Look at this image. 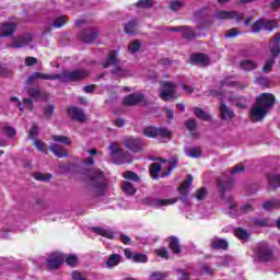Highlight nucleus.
Instances as JSON below:
<instances>
[{
    "instance_id": "nucleus-1",
    "label": "nucleus",
    "mask_w": 280,
    "mask_h": 280,
    "mask_svg": "<svg viewBox=\"0 0 280 280\" xmlns=\"http://www.w3.org/2000/svg\"><path fill=\"white\" fill-rule=\"evenodd\" d=\"M276 98L275 95L270 93H262L256 98L255 106L250 109V119L254 124L257 121H261L266 115H268V110L275 106Z\"/></svg>"
},
{
    "instance_id": "nucleus-2",
    "label": "nucleus",
    "mask_w": 280,
    "mask_h": 280,
    "mask_svg": "<svg viewBox=\"0 0 280 280\" xmlns=\"http://www.w3.org/2000/svg\"><path fill=\"white\" fill-rule=\"evenodd\" d=\"M35 80H59V82H80L84 78H89V71L84 69L65 70L60 74H47L43 72H34Z\"/></svg>"
},
{
    "instance_id": "nucleus-3",
    "label": "nucleus",
    "mask_w": 280,
    "mask_h": 280,
    "mask_svg": "<svg viewBox=\"0 0 280 280\" xmlns=\"http://www.w3.org/2000/svg\"><path fill=\"white\" fill-rule=\"evenodd\" d=\"M89 180L90 194L95 197L104 196L106 191V177L101 170H92L85 173Z\"/></svg>"
},
{
    "instance_id": "nucleus-4",
    "label": "nucleus",
    "mask_w": 280,
    "mask_h": 280,
    "mask_svg": "<svg viewBox=\"0 0 280 280\" xmlns=\"http://www.w3.org/2000/svg\"><path fill=\"white\" fill-rule=\"evenodd\" d=\"M103 67L104 69H108V67H114L112 73H114V75H118L119 78H127V75H130V72L128 70H125L124 68L119 67L117 50H114L109 54L107 61L103 63Z\"/></svg>"
},
{
    "instance_id": "nucleus-5",
    "label": "nucleus",
    "mask_w": 280,
    "mask_h": 280,
    "mask_svg": "<svg viewBox=\"0 0 280 280\" xmlns=\"http://www.w3.org/2000/svg\"><path fill=\"white\" fill-rule=\"evenodd\" d=\"M275 27H277V21L259 19L252 24V32L254 34H259L261 30L272 32Z\"/></svg>"
},
{
    "instance_id": "nucleus-6",
    "label": "nucleus",
    "mask_w": 280,
    "mask_h": 280,
    "mask_svg": "<svg viewBox=\"0 0 280 280\" xmlns=\"http://www.w3.org/2000/svg\"><path fill=\"white\" fill-rule=\"evenodd\" d=\"M144 137H150L154 139L156 137H162L163 139H170L172 131L167 128H156V127H147L143 129Z\"/></svg>"
},
{
    "instance_id": "nucleus-7",
    "label": "nucleus",
    "mask_w": 280,
    "mask_h": 280,
    "mask_svg": "<svg viewBox=\"0 0 280 280\" xmlns=\"http://www.w3.org/2000/svg\"><path fill=\"white\" fill-rule=\"evenodd\" d=\"M176 95V84L166 81L162 83L161 90H160V97L163 100V102H167L172 100Z\"/></svg>"
},
{
    "instance_id": "nucleus-8",
    "label": "nucleus",
    "mask_w": 280,
    "mask_h": 280,
    "mask_svg": "<svg viewBox=\"0 0 280 280\" xmlns=\"http://www.w3.org/2000/svg\"><path fill=\"white\" fill-rule=\"evenodd\" d=\"M214 19L218 21H242L244 19V15L242 13H238L237 11H217L214 13Z\"/></svg>"
},
{
    "instance_id": "nucleus-9",
    "label": "nucleus",
    "mask_w": 280,
    "mask_h": 280,
    "mask_svg": "<svg viewBox=\"0 0 280 280\" xmlns=\"http://www.w3.org/2000/svg\"><path fill=\"white\" fill-rule=\"evenodd\" d=\"M62 264H65V254L62 253H52L47 259V267L50 270H58Z\"/></svg>"
},
{
    "instance_id": "nucleus-10",
    "label": "nucleus",
    "mask_w": 280,
    "mask_h": 280,
    "mask_svg": "<svg viewBox=\"0 0 280 280\" xmlns=\"http://www.w3.org/2000/svg\"><path fill=\"white\" fill-rule=\"evenodd\" d=\"M34 40L32 34H26L22 36H18L13 39L12 44L9 45L12 49H21L23 47H27L30 43Z\"/></svg>"
},
{
    "instance_id": "nucleus-11",
    "label": "nucleus",
    "mask_w": 280,
    "mask_h": 280,
    "mask_svg": "<svg viewBox=\"0 0 280 280\" xmlns=\"http://www.w3.org/2000/svg\"><path fill=\"white\" fill-rule=\"evenodd\" d=\"M109 154L112 159L115 160V163L121 165V163H126V160H117L118 156H126V154L121 153V147L117 142H112L108 145Z\"/></svg>"
},
{
    "instance_id": "nucleus-12",
    "label": "nucleus",
    "mask_w": 280,
    "mask_h": 280,
    "mask_svg": "<svg viewBox=\"0 0 280 280\" xmlns=\"http://www.w3.org/2000/svg\"><path fill=\"white\" fill-rule=\"evenodd\" d=\"M144 96L142 92H136L132 94H129L128 96H126L122 100V104H125V106H137V104H141V102H143Z\"/></svg>"
},
{
    "instance_id": "nucleus-13",
    "label": "nucleus",
    "mask_w": 280,
    "mask_h": 280,
    "mask_svg": "<svg viewBox=\"0 0 280 280\" xmlns=\"http://www.w3.org/2000/svg\"><path fill=\"white\" fill-rule=\"evenodd\" d=\"M122 145H125L127 150H131V152H139V150H141V140L138 138L127 137L122 139Z\"/></svg>"
},
{
    "instance_id": "nucleus-14",
    "label": "nucleus",
    "mask_w": 280,
    "mask_h": 280,
    "mask_svg": "<svg viewBox=\"0 0 280 280\" xmlns=\"http://www.w3.org/2000/svg\"><path fill=\"white\" fill-rule=\"evenodd\" d=\"M98 35L100 32L97 31V28L90 27L81 33L80 39L83 43H93V40H95V38H97Z\"/></svg>"
},
{
    "instance_id": "nucleus-15",
    "label": "nucleus",
    "mask_w": 280,
    "mask_h": 280,
    "mask_svg": "<svg viewBox=\"0 0 280 280\" xmlns=\"http://www.w3.org/2000/svg\"><path fill=\"white\" fill-rule=\"evenodd\" d=\"M256 255L259 261H272V259H275V255H272V249H270V247L268 246L259 247Z\"/></svg>"
},
{
    "instance_id": "nucleus-16",
    "label": "nucleus",
    "mask_w": 280,
    "mask_h": 280,
    "mask_svg": "<svg viewBox=\"0 0 280 280\" xmlns=\"http://www.w3.org/2000/svg\"><path fill=\"white\" fill-rule=\"evenodd\" d=\"M234 185H235V183L233 180L219 179L218 180V189H219L220 198H224V192L231 191V189H233Z\"/></svg>"
},
{
    "instance_id": "nucleus-17",
    "label": "nucleus",
    "mask_w": 280,
    "mask_h": 280,
    "mask_svg": "<svg viewBox=\"0 0 280 280\" xmlns=\"http://www.w3.org/2000/svg\"><path fill=\"white\" fill-rule=\"evenodd\" d=\"M210 244L213 250H226L229 248V241L224 238L213 237Z\"/></svg>"
},
{
    "instance_id": "nucleus-18",
    "label": "nucleus",
    "mask_w": 280,
    "mask_h": 280,
    "mask_svg": "<svg viewBox=\"0 0 280 280\" xmlns=\"http://www.w3.org/2000/svg\"><path fill=\"white\" fill-rule=\"evenodd\" d=\"M49 150L58 159H65V158L69 156V151H67V149L62 148V145H60V144L52 143L49 145Z\"/></svg>"
},
{
    "instance_id": "nucleus-19",
    "label": "nucleus",
    "mask_w": 280,
    "mask_h": 280,
    "mask_svg": "<svg viewBox=\"0 0 280 280\" xmlns=\"http://www.w3.org/2000/svg\"><path fill=\"white\" fill-rule=\"evenodd\" d=\"M68 113L69 115H71L72 119H75V121H80L81 124H83V121H86V116L80 107H70L68 109Z\"/></svg>"
},
{
    "instance_id": "nucleus-20",
    "label": "nucleus",
    "mask_w": 280,
    "mask_h": 280,
    "mask_svg": "<svg viewBox=\"0 0 280 280\" xmlns=\"http://www.w3.org/2000/svg\"><path fill=\"white\" fill-rule=\"evenodd\" d=\"M16 32V23L5 22L0 27V36H12Z\"/></svg>"
},
{
    "instance_id": "nucleus-21",
    "label": "nucleus",
    "mask_w": 280,
    "mask_h": 280,
    "mask_svg": "<svg viewBox=\"0 0 280 280\" xmlns=\"http://www.w3.org/2000/svg\"><path fill=\"white\" fill-rule=\"evenodd\" d=\"M93 233H96V235H101L102 237H106L107 240H114L115 234L113 233V230L105 229V228H98L94 226L91 229Z\"/></svg>"
},
{
    "instance_id": "nucleus-22",
    "label": "nucleus",
    "mask_w": 280,
    "mask_h": 280,
    "mask_svg": "<svg viewBox=\"0 0 280 280\" xmlns=\"http://www.w3.org/2000/svg\"><path fill=\"white\" fill-rule=\"evenodd\" d=\"M178 201V198H172V199H161V198H156L153 199L151 205L152 207H170V205H176V202Z\"/></svg>"
},
{
    "instance_id": "nucleus-23",
    "label": "nucleus",
    "mask_w": 280,
    "mask_h": 280,
    "mask_svg": "<svg viewBox=\"0 0 280 280\" xmlns=\"http://www.w3.org/2000/svg\"><path fill=\"white\" fill-rule=\"evenodd\" d=\"M220 115L223 121H226V119H233L235 117V113H233L232 109L229 108V106H226L224 103H222L220 106Z\"/></svg>"
},
{
    "instance_id": "nucleus-24",
    "label": "nucleus",
    "mask_w": 280,
    "mask_h": 280,
    "mask_svg": "<svg viewBox=\"0 0 280 280\" xmlns=\"http://www.w3.org/2000/svg\"><path fill=\"white\" fill-rule=\"evenodd\" d=\"M121 262V255L119 254H112L108 256L107 260L105 261L106 268H115V266H119Z\"/></svg>"
},
{
    "instance_id": "nucleus-25",
    "label": "nucleus",
    "mask_w": 280,
    "mask_h": 280,
    "mask_svg": "<svg viewBox=\"0 0 280 280\" xmlns=\"http://www.w3.org/2000/svg\"><path fill=\"white\" fill-rule=\"evenodd\" d=\"M26 93L28 97H32L33 100H47V97H49L48 94H42L40 90L36 88H28L26 90Z\"/></svg>"
},
{
    "instance_id": "nucleus-26",
    "label": "nucleus",
    "mask_w": 280,
    "mask_h": 280,
    "mask_svg": "<svg viewBox=\"0 0 280 280\" xmlns=\"http://www.w3.org/2000/svg\"><path fill=\"white\" fill-rule=\"evenodd\" d=\"M167 242L170 243V248L172 253H174L175 255H180L182 249H180V243L178 238L175 236H171L167 238Z\"/></svg>"
},
{
    "instance_id": "nucleus-27",
    "label": "nucleus",
    "mask_w": 280,
    "mask_h": 280,
    "mask_svg": "<svg viewBox=\"0 0 280 280\" xmlns=\"http://www.w3.org/2000/svg\"><path fill=\"white\" fill-rule=\"evenodd\" d=\"M257 67H258V63L255 60L245 59L240 62V68L243 71H255V69H257Z\"/></svg>"
},
{
    "instance_id": "nucleus-28",
    "label": "nucleus",
    "mask_w": 280,
    "mask_h": 280,
    "mask_svg": "<svg viewBox=\"0 0 280 280\" xmlns=\"http://www.w3.org/2000/svg\"><path fill=\"white\" fill-rule=\"evenodd\" d=\"M190 62L192 65H209V57L205 54L192 55L190 57Z\"/></svg>"
},
{
    "instance_id": "nucleus-29",
    "label": "nucleus",
    "mask_w": 280,
    "mask_h": 280,
    "mask_svg": "<svg viewBox=\"0 0 280 280\" xmlns=\"http://www.w3.org/2000/svg\"><path fill=\"white\" fill-rule=\"evenodd\" d=\"M186 156L190 159H200L202 156V149L200 147H192L185 150Z\"/></svg>"
},
{
    "instance_id": "nucleus-30",
    "label": "nucleus",
    "mask_w": 280,
    "mask_h": 280,
    "mask_svg": "<svg viewBox=\"0 0 280 280\" xmlns=\"http://www.w3.org/2000/svg\"><path fill=\"white\" fill-rule=\"evenodd\" d=\"M194 113L198 119H201L202 121H211V114L205 112V109L195 107Z\"/></svg>"
},
{
    "instance_id": "nucleus-31",
    "label": "nucleus",
    "mask_w": 280,
    "mask_h": 280,
    "mask_svg": "<svg viewBox=\"0 0 280 280\" xmlns=\"http://www.w3.org/2000/svg\"><path fill=\"white\" fill-rule=\"evenodd\" d=\"M182 36L183 38H186V40H192V38H196L198 35L195 30H191V27L183 26Z\"/></svg>"
},
{
    "instance_id": "nucleus-32",
    "label": "nucleus",
    "mask_w": 280,
    "mask_h": 280,
    "mask_svg": "<svg viewBox=\"0 0 280 280\" xmlns=\"http://www.w3.org/2000/svg\"><path fill=\"white\" fill-rule=\"evenodd\" d=\"M50 25L55 28L65 27V25H67V15H60L55 18Z\"/></svg>"
},
{
    "instance_id": "nucleus-33",
    "label": "nucleus",
    "mask_w": 280,
    "mask_h": 280,
    "mask_svg": "<svg viewBox=\"0 0 280 280\" xmlns=\"http://www.w3.org/2000/svg\"><path fill=\"white\" fill-rule=\"evenodd\" d=\"M121 189L128 196H135V194H137V189H135V186H132L130 182H122Z\"/></svg>"
},
{
    "instance_id": "nucleus-34",
    "label": "nucleus",
    "mask_w": 280,
    "mask_h": 280,
    "mask_svg": "<svg viewBox=\"0 0 280 280\" xmlns=\"http://www.w3.org/2000/svg\"><path fill=\"white\" fill-rule=\"evenodd\" d=\"M279 200H269L262 203V209H265V211H272L273 209H279Z\"/></svg>"
},
{
    "instance_id": "nucleus-35",
    "label": "nucleus",
    "mask_w": 280,
    "mask_h": 280,
    "mask_svg": "<svg viewBox=\"0 0 280 280\" xmlns=\"http://www.w3.org/2000/svg\"><path fill=\"white\" fill-rule=\"evenodd\" d=\"M155 1L154 0H139L137 3H135V8H142L143 10H150V8H153Z\"/></svg>"
},
{
    "instance_id": "nucleus-36",
    "label": "nucleus",
    "mask_w": 280,
    "mask_h": 280,
    "mask_svg": "<svg viewBox=\"0 0 280 280\" xmlns=\"http://www.w3.org/2000/svg\"><path fill=\"white\" fill-rule=\"evenodd\" d=\"M122 176L126 178V180H131L132 183H141V177H139V175L132 171H126Z\"/></svg>"
},
{
    "instance_id": "nucleus-37",
    "label": "nucleus",
    "mask_w": 280,
    "mask_h": 280,
    "mask_svg": "<svg viewBox=\"0 0 280 280\" xmlns=\"http://www.w3.org/2000/svg\"><path fill=\"white\" fill-rule=\"evenodd\" d=\"M51 141L55 143H62L63 145H71V140L67 136H51Z\"/></svg>"
},
{
    "instance_id": "nucleus-38",
    "label": "nucleus",
    "mask_w": 280,
    "mask_h": 280,
    "mask_svg": "<svg viewBox=\"0 0 280 280\" xmlns=\"http://www.w3.org/2000/svg\"><path fill=\"white\" fill-rule=\"evenodd\" d=\"M161 170H162L161 164H159V163L151 164L150 175L154 180H156V178H159V174H161Z\"/></svg>"
},
{
    "instance_id": "nucleus-39",
    "label": "nucleus",
    "mask_w": 280,
    "mask_h": 280,
    "mask_svg": "<svg viewBox=\"0 0 280 280\" xmlns=\"http://www.w3.org/2000/svg\"><path fill=\"white\" fill-rule=\"evenodd\" d=\"M192 183H194V176L188 175L187 179L178 188L179 194H186L187 188L191 187Z\"/></svg>"
},
{
    "instance_id": "nucleus-40",
    "label": "nucleus",
    "mask_w": 280,
    "mask_h": 280,
    "mask_svg": "<svg viewBox=\"0 0 280 280\" xmlns=\"http://www.w3.org/2000/svg\"><path fill=\"white\" fill-rule=\"evenodd\" d=\"M138 22L137 20H131L127 24H125L126 34H135L137 30Z\"/></svg>"
},
{
    "instance_id": "nucleus-41",
    "label": "nucleus",
    "mask_w": 280,
    "mask_h": 280,
    "mask_svg": "<svg viewBox=\"0 0 280 280\" xmlns=\"http://www.w3.org/2000/svg\"><path fill=\"white\" fill-rule=\"evenodd\" d=\"M232 104L237 108H246L247 101L244 96L232 97Z\"/></svg>"
},
{
    "instance_id": "nucleus-42",
    "label": "nucleus",
    "mask_w": 280,
    "mask_h": 280,
    "mask_svg": "<svg viewBox=\"0 0 280 280\" xmlns=\"http://www.w3.org/2000/svg\"><path fill=\"white\" fill-rule=\"evenodd\" d=\"M269 186L272 187V189H276V187H280V176L279 175H270L268 177Z\"/></svg>"
},
{
    "instance_id": "nucleus-43",
    "label": "nucleus",
    "mask_w": 280,
    "mask_h": 280,
    "mask_svg": "<svg viewBox=\"0 0 280 280\" xmlns=\"http://www.w3.org/2000/svg\"><path fill=\"white\" fill-rule=\"evenodd\" d=\"M140 49H141V42H139V39L131 42L128 46V50L131 54H137V51H139Z\"/></svg>"
},
{
    "instance_id": "nucleus-44",
    "label": "nucleus",
    "mask_w": 280,
    "mask_h": 280,
    "mask_svg": "<svg viewBox=\"0 0 280 280\" xmlns=\"http://www.w3.org/2000/svg\"><path fill=\"white\" fill-rule=\"evenodd\" d=\"M185 3L182 0H173L170 2V10L173 12H176L177 10H180V8H184Z\"/></svg>"
},
{
    "instance_id": "nucleus-45",
    "label": "nucleus",
    "mask_w": 280,
    "mask_h": 280,
    "mask_svg": "<svg viewBox=\"0 0 280 280\" xmlns=\"http://www.w3.org/2000/svg\"><path fill=\"white\" fill-rule=\"evenodd\" d=\"M34 178H35V180H40L42 183H47L48 180H51V174H49V173H46V174L36 173L34 175Z\"/></svg>"
},
{
    "instance_id": "nucleus-46",
    "label": "nucleus",
    "mask_w": 280,
    "mask_h": 280,
    "mask_svg": "<svg viewBox=\"0 0 280 280\" xmlns=\"http://www.w3.org/2000/svg\"><path fill=\"white\" fill-rule=\"evenodd\" d=\"M65 261L68 266H78V256L73 254L65 256Z\"/></svg>"
},
{
    "instance_id": "nucleus-47",
    "label": "nucleus",
    "mask_w": 280,
    "mask_h": 280,
    "mask_svg": "<svg viewBox=\"0 0 280 280\" xmlns=\"http://www.w3.org/2000/svg\"><path fill=\"white\" fill-rule=\"evenodd\" d=\"M235 236L238 240H248V232L242 228L235 230Z\"/></svg>"
},
{
    "instance_id": "nucleus-48",
    "label": "nucleus",
    "mask_w": 280,
    "mask_h": 280,
    "mask_svg": "<svg viewBox=\"0 0 280 280\" xmlns=\"http://www.w3.org/2000/svg\"><path fill=\"white\" fill-rule=\"evenodd\" d=\"M273 66H275V58H269L262 67L264 73H270Z\"/></svg>"
},
{
    "instance_id": "nucleus-49",
    "label": "nucleus",
    "mask_w": 280,
    "mask_h": 280,
    "mask_svg": "<svg viewBox=\"0 0 280 280\" xmlns=\"http://www.w3.org/2000/svg\"><path fill=\"white\" fill-rule=\"evenodd\" d=\"M132 260L137 264H145V261H148V256L145 254H135Z\"/></svg>"
},
{
    "instance_id": "nucleus-50",
    "label": "nucleus",
    "mask_w": 280,
    "mask_h": 280,
    "mask_svg": "<svg viewBox=\"0 0 280 280\" xmlns=\"http://www.w3.org/2000/svg\"><path fill=\"white\" fill-rule=\"evenodd\" d=\"M2 132L3 135H5V137H10V138L16 135V130L14 129V127H10V126L3 127Z\"/></svg>"
},
{
    "instance_id": "nucleus-51",
    "label": "nucleus",
    "mask_w": 280,
    "mask_h": 280,
    "mask_svg": "<svg viewBox=\"0 0 280 280\" xmlns=\"http://www.w3.org/2000/svg\"><path fill=\"white\" fill-rule=\"evenodd\" d=\"M186 128L187 130H189L190 132H194V130H196V128H198V121L196 119H189L186 122Z\"/></svg>"
},
{
    "instance_id": "nucleus-52",
    "label": "nucleus",
    "mask_w": 280,
    "mask_h": 280,
    "mask_svg": "<svg viewBox=\"0 0 280 280\" xmlns=\"http://www.w3.org/2000/svg\"><path fill=\"white\" fill-rule=\"evenodd\" d=\"M195 197L197 198V200H205V198H207V188L205 187L199 188Z\"/></svg>"
},
{
    "instance_id": "nucleus-53",
    "label": "nucleus",
    "mask_w": 280,
    "mask_h": 280,
    "mask_svg": "<svg viewBox=\"0 0 280 280\" xmlns=\"http://www.w3.org/2000/svg\"><path fill=\"white\" fill-rule=\"evenodd\" d=\"M33 145H35L36 150L39 152H47V150H45V142L40 140H34Z\"/></svg>"
},
{
    "instance_id": "nucleus-54",
    "label": "nucleus",
    "mask_w": 280,
    "mask_h": 280,
    "mask_svg": "<svg viewBox=\"0 0 280 280\" xmlns=\"http://www.w3.org/2000/svg\"><path fill=\"white\" fill-rule=\"evenodd\" d=\"M240 35V31L237 28H231L225 32V38H235V36Z\"/></svg>"
},
{
    "instance_id": "nucleus-55",
    "label": "nucleus",
    "mask_w": 280,
    "mask_h": 280,
    "mask_svg": "<svg viewBox=\"0 0 280 280\" xmlns=\"http://www.w3.org/2000/svg\"><path fill=\"white\" fill-rule=\"evenodd\" d=\"M177 278L178 280H189V273L183 269H177Z\"/></svg>"
},
{
    "instance_id": "nucleus-56",
    "label": "nucleus",
    "mask_w": 280,
    "mask_h": 280,
    "mask_svg": "<svg viewBox=\"0 0 280 280\" xmlns=\"http://www.w3.org/2000/svg\"><path fill=\"white\" fill-rule=\"evenodd\" d=\"M34 137H38V125L36 124H33V127L28 132V139H34Z\"/></svg>"
},
{
    "instance_id": "nucleus-57",
    "label": "nucleus",
    "mask_w": 280,
    "mask_h": 280,
    "mask_svg": "<svg viewBox=\"0 0 280 280\" xmlns=\"http://www.w3.org/2000/svg\"><path fill=\"white\" fill-rule=\"evenodd\" d=\"M54 110H55V107L54 105H48L44 108V115L45 117H47V119H49V117H51L54 115Z\"/></svg>"
},
{
    "instance_id": "nucleus-58",
    "label": "nucleus",
    "mask_w": 280,
    "mask_h": 280,
    "mask_svg": "<svg viewBox=\"0 0 280 280\" xmlns=\"http://www.w3.org/2000/svg\"><path fill=\"white\" fill-rule=\"evenodd\" d=\"M246 172V168L244 165H236L234 168L231 170V174H244Z\"/></svg>"
},
{
    "instance_id": "nucleus-59",
    "label": "nucleus",
    "mask_w": 280,
    "mask_h": 280,
    "mask_svg": "<svg viewBox=\"0 0 280 280\" xmlns=\"http://www.w3.org/2000/svg\"><path fill=\"white\" fill-rule=\"evenodd\" d=\"M36 62H38V59H36V57H26L25 67H34Z\"/></svg>"
},
{
    "instance_id": "nucleus-60",
    "label": "nucleus",
    "mask_w": 280,
    "mask_h": 280,
    "mask_svg": "<svg viewBox=\"0 0 280 280\" xmlns=\"http://www.w3.org/2000/svg\"><path fill=\"white\" fill-rule=\"evenodd\" d=\"M256 84H259V86H268L269 82L267 78L259 77V78H256Z\"/></svg>"
},
{
    "instance_id": "nucleus-61",
    "label": "nucleus",
    "mask_w": 280,
    "mask_h": 280,
    "mask_svg": "<svg viewBox=\"0 0 280 280\" xmlns=\"http://www.w3.org/2000/svg\"><path fill=\"white\" fill-rule=\"evenodd\" d=\"M156 255H159V257H162V259H167L168 252L165 248H160L156 249Z\"/></svg>"
},
{
    "instance_id": "nucleus-62",
    "label": "nucleus",
    "mask_w": 280,
    "mask_h": 280,
    "mask_svg": "<svg viewBox=\"0 0 280 280\" xmlns=\"http://www.w3.org/2000/svg\"><path fill=\"white\" fill-rule=\"evenodd\" d=\"M254 223L257 226H268L269 221L267 219H255Z\"/></svg>"
},
{
    "instance_id": "nucleus-63",
    "label": "nucleus",
    "mask_w": 280,
    "mask_h": 280,
    "mask_svg": "<svg viewBox=\"0 0 280 280\" xmlns=\"http://www.w3.org/2000/svg\"><path fill=\"white\" fill-rule=\"evenodd\" d=\"M71 277L73 280H86V278H84L80 271H73Z\"/></svg>"
},
{
    "instance_id": "nucleus-64",
    "label": "nucleus",
    "mask_w": 280,
    "mask_h": 280,
    "mask_svg": "<svg viewBox=\"0 0 280 280\" xmlns=\"http://www.w3.org/2000/svg\"><path fill=\"white\" fill-rule=\"evenodd\" d=\"M271 56L272 58H277V56H280V45H277L276 47L271 48Z\"/></svg>"
}]
</instances>
